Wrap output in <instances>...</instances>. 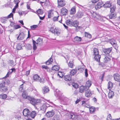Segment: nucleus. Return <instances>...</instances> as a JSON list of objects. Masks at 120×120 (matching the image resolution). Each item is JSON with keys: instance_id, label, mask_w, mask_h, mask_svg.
I'll list each match as a JSON object with an SVG mask.
<instances>
[{"instance_id": "f257e3e1", "label": "nucleus", "mask_w": 120, "mask_h": 120, "mask_svg": "<svg viewBox=\"0 0 120 120\" xmlns=\"http://www.w3.org/2000/svg\"><path fill=\"white\" fill-rule=\"evenodd\" d=\"M8 90L7 87L5 86V82L4 80L0 82V90L3 92H5Z\"/></svg>"}, {"instance_id": "f03ea898", "label": "nucleus", "mask_w": 120, "mask_h": 120, "mask_svg": "<svg viewBox=\"0 0 120 120\" xmlns=\"http://www.w3.org/2000/svg\"><path fill=\"white\" fill-rule=\"evenodd\" d=\"M111 44L113 47L116 50L118 49V46L117 44L116 41L113 39L112 38L109 40Z\"/></svg>"}, {"instance_id": "7ed1b4c3", "label": "nucleus", "mask_w": 120, "mask_h": 120, "mask_svg": "<svg viewBox=\"0 0 120 120\" xmlns=\"http://www.w3.org/2000/svg\"><path fill=\"white\" fill-rule=\"evenodd\" d=\"M59 100H60L61 103L64 105H66L68 102L70 101L69 99L63 95Z\"/></svg>"}, {"instance_id": "20e7f679", "label": "nucleus", "mask_w": 120, "mask_h": 120, "mask_svg": "<svg viewBox=\"0 0 120 120\" xmlns=\"http://www.w3.org/2000/svg\"><path fill=\"white\" fill-rule=\"evenodd\" d=\"M30 111L27 109H25L23 111V114L25 116L28 117H30Z\"/></svg>"}, {"instance_id": "39448f33", "label": "nucleus", "mask_w": 120, "mask_h": 120, "mask_svg": "<svg viewBox=\"0 0 120 120\" xmlns=\"http://www.w3.org/2000/svg\"><path fill=\"white\" fill-rule=\"evenodd\" d=\"M58 7L59 8L63 7L65 5V3L64 0H57Z\"/></svg>"}, {"instance_id": "423d86ee", "label": "nucleus", "mask_w": 120, "mask_h": 120, "mask_svg": "<svg viewBox=\"0 0 120 120\" xmlns=\"http://www.w3.org/2000/svg\"><path fill=\"white\" fill-rule=\"evenodd\" d=\"M112 49V47L107 49H105L104 50L103 52L106 55H109V54L110 52Z\"/></svg>"}, {"instance_id": "0eeeda50", "label": "nucleus", "mask_w": 120, "mask_h": 120, "mask_svg": "<svg viewBox=\"0 0 120 120\" xmlns=\"http://www.w3.org/2000/svg\"><path fill=\"white\" fill-rule=\"evenodd\" d=\"M54 114V112L52 110L47 112L46 114V115L47 117L49 118L52 116Z\"/></svg>"}, {"instance_id": "6e6552de", "label": "nucleus", "mask_w": 120, "mask_h": 120, "mask_svg": "<svg viewBox=\"0 0 120 120\" xmlns=\"http://www.w3.org/2000/svg\"><path fill=\"white\" fill-rule=\"evenodd\" d=\"M11 71H10L8 72L6 75L3 78H2L3 79H4L5 78H6L7 77H8L11 74L12 72H14L15 73L16 71L15 69V68H12L11 69Z\"/></svg>"}, {"instance_id": "1a4fd4ad", "label": "nucleus", "mask_w": 120, "mask_h": 120, "mask_svg": "<svg viewBox=\"0 0 120 120\" xmlns=\"http://www.w3.org/2000/svg\"><path fill=\"white\" fill-rule=\"evenodd\" d=\"M113 77L114 79L117 82H120V75L117 73L114 74Z\"/></svg>"}, {"instance_id": "9d476101", "label": "nucleus", "mask_w": 120, "mask_h": 120, "mask_svg": "<svg viewBox=\"0 0 120 120\" xmlns=\"http://www.w3.org/2000/svg\"><path fill=\"white\" fill-rule=\"evenodd\" d=\"M110 14L107 16V17H109V19H115L116 17V14L114 12H111Z\"/></svg>"}, {"instance_id": "9b49d317", "label": "nucleus", "mask_w": 120, "mask_h": 120, "mask_svg": "<svg viewBox=\"0 0 120 120\" xmlns=\"http://www.w3.org/2000/svg\"><path fill=\"white\" fill-rule=\"evenodd\" d=\"M111 58L109 55H106L104 59V62L105 63H106L109 61L111 60Z\"/></svg>"}, {"instance_id": "f8f14e48", "label": "nucleus", "mask_w": 120, "mask_h": 120, "mask_svg": "<svg viewBox=\"0 0 120 120\" xmlns=\"http://www.w3.org/2000/svg\"><path fill=\"white\" fill-rule=\"evenodd\" d=\"M50 106L49 105L47 104H44L41 106V109L45 112L47 108Z\"/></svg>"}, {"instance_id": "ddd939ff", "label": "nucleus", "mask_w": 120, "mask_h": 120, "mask_svg": "<svg viewBox=\"0 0 120 120\" xmlns=\"http://www.w3.org/2000/svg\"><path fill=\"white\" fill-rule=\"evenodd\" d=\"M87 89L86 86H82L79 88V92L80 93H82L86 91Z\"/></svg>"}, {"instance_id": "4468645a", "label": "nucleus", "mask_w": 120, "mask_h": 120, "mask_svg": "<svg viewBox=\"0 0 120 120\" xmlns=\"http://www.w3.org/2000/svg\"><path fill=\"white\" fill-rule=\"evenodd\" d=\"M28 99L30 101V102L34 106H35V99L30 97H28Z\"/></svg>"}, {"instance_id": "2eb2a0df", "label": "nucleus", "mask_w": 120, "mask_h": 120, "mask_svg": "<svg viewBox=\"0 0 120 120\" xmlns=\"http://www.w3.org/2000/svg\"><path fill=\"white\" fill-rule=\"evenodd\" d=\"M87 90L85 93V96L86 97L89 98L91 96L92 94L90 90L87 89Z\"/></svg>"}, {"instance_id": "dca6fc26", "label": "nucleus", "mask_w": 120, "mask_h": 120, "mask_svg": "<svg viewBox=\"0 0 120 120\" xmlns=\"http://www.w3.org/2000/svg\"><path fill=\"white\" fill-rule=\"evenodd\" d=\"M103 4L102 2L101 1H99L95 6V8L97 9L98 8H101L102 6H103Z\"/></svg>"}, {"instance_id": "f3484780", "label": "nucleus", "mask_w": 120, "mask_h": 120, "mask_svg": "<svg viewBox=\"0 0 120 120\" xmlns=\"http://www.w3.org/2000/svg\"><path fill=\"white\" fill-rule=\"evenodd\" d=\"M112 3L110 1H107L103 4V6L104 8H109L112 5Z\"/></svg>"}, {"instance_id": "a211bd4d", "label": "nucleus", "mask_w": 120, "mask_h": 120, "mask_svg": "<svg viewBox=\"0 0 120 120\" xmlns=\"http://www.w3.org/2000/svg\"><path fill=\"white\" fill-rule=\"evenodd\" d=\"M25 36V34L23 32L20 33L19 35L17 37V39L18 40H21L23 39Z\"/></svg>"}, {"instance_id": "6ab92c4d", "label": "nucleus", "mask_w": 120, "mask_h": 120, "mask_svg": "<svg viewBox=\"0 0 120 120\" xmlns=\"http://www.w3.org/2000/svg\"><path fill=\"white\" fill-rule=\"evenodd\" d=\"M68 10L64 8L61 9V12L63 15H65L68 13Z\"/></svg>"}, {"instance_id": "aec40b11", "label": "nucleus", "mask_w": 120, "mask_h": 120, "mask_svg": "<svg viewBox=\"0 0 120 120\" xmlns=\"http://www.w3.org/2000/svg\"><path fill=\"white\" fill-rule=\"evenodd\" d=\"M42 90L43 93L44 94L48 92L49 91V90L48 86H45L42 88Z\"/></svg>"}, {"instance_id": "412c9836", "label": "nucleus", "mask_w": 120, "mask_h": 120, "mask_svg": "<svg viewBox=\"0 0 120 120\" xmlns=\"http://www.w3.org/2000/svg\"><path fill=\"white\" fill-rule=\"evenodd\" d=\"M62 95V94L61 92L60 91H58L56 92V94L55 95L57 98L59 99L63 96Z\"/></svg>"}, {"instance_id": "4be33fe9", "label": "nucleus", "mask_w": 120, "mask_h": 120, "mask_svg": "<svg viewBox=\"0 0 120 120\" xmlns=\"http://www.w3.org/2000/svg\"><path fill=\"white\" fill-rule=\"evenodd\" d=\"M64 78L65 81H70L71 80V76L69 75H65L64 76Z\"/></svg>"}, {"instance_id": "5701e85b", "label": "nucleus", "mask_w": 120, "mask_h": 120, "mask_svg": "<svg viewBox=\"0 0 120 120\" xmlns=\"http://www.w3.org/2000/svg\"><path fill=\"white\" fill-rule=\"evenodd\" d=\"M95 56L94 58L95 60L99 62H100V59L101 57L100 55L99 54H98L94 55Z\"/></svg>"}, {"instance_id": "b1692460", "label": "nucleus", "mask_w": 120, "mask_h": 120, "mask_svg": "<svg viewBox=\"0 0 120 120\" xmlns=\"http://www.w3.org/2000/svg\"><path fill=\"white\" fill-rule=\"evenodd\" d=\"M53 10L52 9L49 11L48 13V18H50L53 16Z\"/></svg>"}, {"instance_id": "393cba45", "label": "nucleus", "mask_w": 120, "mask_h": 120, "mask_svg": "<svg viewBox=\"0 0 120 120\" xmlns=\"http://www.w3.org/2000/svg\"><path fill=\"white\" fill-rule=\"evenodd\" d=\"M75 12L76 8L74 6L71 8L70 12V14L71 15H73L75 14Z\"/></svg>"}, {"instance_id": "a878e982", "label": "nucleus", "mask_w": 120, "mask_h": 120, "mask_svg": "<svg viewBox=\"0 0 120 120\" xmlns=\"http://www.w3.org/2000/svg\"><path fill=\"white\" fill-rule=\"evenodd\" d=\"M22 96L23 98L25 99H28V97H29L28 96V94L26 90H24L23 91L22 94Z\"/></svg>"}, {"instance_id": "bb28decb", "label": "nucleus", "mask_w": 120, "mask_h": 120, "mask_svg": "<svg viewBox=\"0 0 120 120\" xmlns=\"http://www.w3.org/2000/svg\"><path fill=\"white\" fill-rule=\"evenodd\" d=\"M89 108V111L91 113H94L95 111V107L93 106H90Z\"/></svg>"}, {"instance_id": "cd10ccee", "label": "nucleus", "mask_w": 120, "mask_h": 120, "mask_svg": "<svg viewBox=\"0 0 120 120\" xmlns=\"http://www.w3.org/2000/svg\"><path fill=\"white\" fill-rule=\"evenodd\" d=\"M83 15V13L81 12H77L76 15V17L77 18H79L82 17Z\"/></svg>"}, {"instance_id": "c85d7f7f", "label": "nucleus", "mask_w": 120, "mask_h": 120, "mask_svg": "<svg viewBox=\"0 0 120 120\" xmlns=\"http://www.w3.org/2000/svg\"><path fill=\"white\" fill-rule=\"evenodd\" d=\"M40 77L37 75H34L33 76V79L34 81L38 82L39 80Z\"/></svg>"}, {"instance_id": "c756f323", "label": "nucleus", "mask_w": 120, "mask_h": 120, "mask_svg": "<svg viewBox=\"0 0 120 120\" xmlns=\"http://www.w3.org/2000/svg\"><path fill=\"white\" fill-rule=\"evenodd\" d=\"M43 40L41 38H39L38 39L36 40V44L41 45L42 44Z\"/></svg>"}, {"instance_id": "7c9ffc66", "label": "nucleus", "mask_w": 120, "mask_h": 120, "mask_svg": "<svg viewBox=\"0 0 120 120\" xmlns=\"http://www.w3.org/2000/svg\"><path fill=\"white\" fill-rule=\"evenodd\" d=\"M60 68L58 66L54 65L52 68V71H58L59 69Z\"/></svg>"}, {"instance_id": "2f4dec72", "label": "nucleus", "mask_w": 120, "mask_h": 120, "mask_svg": "<svg viewBox=\"0 0 120 120\" xmlns=\"http://www.w3.org/2000/svg\"><path fill=\"white\" fill-rule=\"evenodd\" d=\"M73 22L72 20L69 19L66 21V23L67 25L71 26L72 25Z\"/></svg>"}, {"instance_id": "473e14b6", "label": "nucleus", "mask_w": 120, "mask_h": 120, "mask_svg": "<svg viewBox=\"0 0 120 120\" xmlns=\"http://www.w3.org/2000/svg\"><path fill=\"white\" fill-rule=\"evenodd\" d=\"M110 7V11L111 12H114L116 8V6L115 5H111Z\"/></svg>"}, {"instance_id": "72a5a7b5", "label": "nucleus", "mask_w": 120, "mask_h": 120, "mask_svg": "<svg viewBox=\"0 0 120 120\" xmlns=\"http://www.w3.org/2000/svg\"><path fill=\"white\" fill-rule=\"evenodd\" d=\"M36 113L35 111H34L31 112H30V116L32 118H34L36 116Z\"/></svg>"}, {"instance_id": "f704fd0d", "label": "nucleus", "mask_w": 120, "mask_h": 120, "mask_svg": "<svg viewBox=\"0 0 120 120\" xmlns=\"http://www.w3.org/2000/svg\"><path fill=\"white\" fill-rule=\"evenodd\" d=\"M82 105L83 106L89 108L90 105L88 104H86L85 101H83L82 102Z\"/></svg>"}, {"instance_id": "c9c22d12", "label": "nucleus", "mask_w": 120, "mask_h": 120, "mask_svg": "<svg viewBox=\"0 0 120 120\" xmlns=\"http://www.w3.org/2000/svg\"><path fill=\"white\" fill-rule=\"evenodd\" d=\"M7 19L6 17H2L0 18V20L2 23H5L7 22Z\"/></svg>"}, {"instance_id": "e433bc0d", "label": "nucleus", "mask_w": 120, "mask_h": 120, "mask_svg": "<svg viewBox=\"0 0 120 120\" xmlns=\"http://www.w3.org/2000/svg\"><path fill=\"white\" fill-rule=\"evenodd\" d=\"M41 100L40 99H35V106L37 105H39L41 103Z\"/></svg>"}, {"instance_id": "4c0bfd02", "label": "nucleus", "mask_w": 120, "mask_h": 120, "mask_svg": "<svg viewBox=\"0 0 120 120\" xmlns=\"http://www.w3.org/2000/svg\"><path fill=\"white\" fill-rule=\"evenodd\" d=\"M68 66L71 68H72L75 66V65L74 64V63L73 61H70L68 64Z\"/></svg>"}, {"instance_id": "58836bf2", "label": "nucleus", "mask_w": 120, "mask_h": 120, "mask_svg": "<svg viewBox=\"0 0 120 120\" xmlns=\"http://www.w3.org/2000/svg\"><path fill=\"white\" fill-rule=\"evenodd\" d=\"M114 95V92L112 91H110L108 93V96L109 98H112Z\"/></svg>"}, {"instance_id": "ea45409f", "label": "nucleus", "mask_w": 120, "mask_h": 120, "mask_svg": "<svg viewBox=\"0 0 120 120\" xmlns=\"http://www.w3.org/2000/svg\"><path fill=\"white\" fill-rule=\"evenodd\" d=\"M92 84L91 81L90 80H88L86 82L85 86H86V87H88L89 88L91 85Z\"/></svg>"}, {"instance_id": "a19ab883", "label": "nucleus", "mask_w": 120, "mask_h": 120, "mask_svg": "<svg viewBox=\"0 0 120 120\" xmlns=\"http://www.w3.org/2000/svg\"><path fill=\"white\" fill-rule=\"evenodd\" d=\"M75 114L74 113H70L69 115V117L71 119H73L75 117Z\"/></svg>"}, {"instance_id": "79ce46f5", "label": "nucleus", "mask_w": 120, "mask_h": 120, "mask_svg": "<svg viewBox=\"0 0 120 120\" xmlns=\"http://www.w3.org/2000/svg\"><path fill=\"white\" fill-rule=\"evenodd\" d=\"M53 61V60L51 57L46 62V64L48 65H49L51 64Z\"/></svg>"}, {"instance_id": "37998d69", "label": "nucleus", "mask_w": 120, "mask_h": 120, "mask_svg": "<svg viewBox=\"0 0 120 120\" xmlns=\"http://www.w3.org/2000/svg\"><path fill=\"white\" fill-rule=\"evenodd\" d=\"M77 71L76 69H72L70 72V75L71 76H73L76 73Z\"/></svg>"}, {"instance_id": "c03bdc74", "label": "nucleus", "mask_w": 120, "mask_h": 120, "mask_svg": "<svg viewBox=\"0 0 120 120\" xmlns=\"http://www.w3.org/2000/svg\"><path fill=\"white\" fill-rule=\"evenodd\" d=\"M108 88L109 90L111 89V88L113 86V83L111 82H109L108 83Z\"/></svg>"}, {"instance_id": "a18cd8bd", "label": "nucleus", "mask_w": 120, "mask_h": 120, "mask_svg": "<svg viewBox=\"0 0 120 120\" xmlns=\"http://www.w3.org/2000/svg\"><path fill=\"white\" fill-rule=\"evenodd\" d=\"M85 68V66L84 65H82L81 67H79L78 69V70L80 72H81L83 71Z\"/></svg>"}, {"instance_id": "49530a36", "label": "nucleus", "mask_w": 120, "mask_h": 120, "mask_svg": "<svg viewBox=\"0 0 120 120\" xmlns=\"http://www.w3.org/2000/svg\"><path fill=\"white\" fill-rule=\"evenodd\" d=\"M74 39L76 41H80L82 40V38L81 37L76 36L74 38Z\"/></svg>"}, {"instance_id": "de8ad7c7", "label": "nucleus", "mask_w": 120, "mask_h": 120, "mask_svg": "<svg viewBox=\"0 0 120 120\" xmlns=\"http://www.w3.org/2000/svg\"><path fill=\"white\" fill-rule=\"evenodd\" d=\"M36 12L37 13L40 15L42 14L43 13V10L41 9H38L37 11Z\"/></svg>"}, {"instance_id": "09e8293b", "label": "nucleus", "mask_w": 120, "mask_h": 120, "mask_svg": "<svg viewBox=\"0 0 120 120\" xmlns=\"http://www.w3.org/2000/svg\"><path fill=\"white\" fill-rule=\"evenodd\" d=\"M60 120V118L59 116L58 115H56L54 116L52 120Z\"/></svg>"}, {"instance_id": "8fccbe9b", "label": "nucleus", "mask_w": 120, "mask_h": 120, "mask_svg": "<svg viewBox=\"0 0 120 120\" xmlns=\"http://www.w3.org/2000/svg\"><path fill=\"white\" fill-rule=\"evenodd\" d=\"M32 41L33 44V49L34 50H35L37 48V47L36 45V42L34 40H33Z\"/></svg>"}, {"instance_id": "3c124183", "label": "nucleus", "mask_w": 120, "mask_h": 120, "mask_svg": "<svg viewBox=\"0 0 120 120\" xmlns=\"http://www.w3.org/2000/svg\"><path fill=\"white\" fill-rule=\"evenodd\" d=\"M78 23L77 21H73L72 26L76 27L78 26Z\"/></svg>"}, {"instance_id": "603ef678", "label": "nucleus", "mask_w": 120, "mask_h": 120, "mask_svg": "<svg viewBox=\"0 0 120 120\" xmlns=\"http://www.w3.org/2000/svg\"><path fill=\"white\" fill-rule=\"evenodd\" d=\"M85 36L88 38H91V35L86 32H85Z\"/></svg>"}, {"instance_id": "864d4df0", "label": "nucleus", "mask_w": 120, "mask_h": 120, "mask_svg": "<svg viewBox=\"0 0 120 120\" xmlns=\"http://www.w3.org/2000/svg\"><path fill=\"white\" fill-rule=\"evenodd\" d=\"M60 33L59 30L58 29L56 28L54 29V33H55L57 35H58L60 34Z\"/></svg>"}, {"instance_id": "5fc2aeb1", "label": "nucleus", "mask_w": 120, "mask_h": 120, "mask_svg": "<svg viewBox=\"0 0 120 120\" xmlns=\"http://www.w3.org/2000/svg\"><path fill=\"white\" fill-rule=\"evenodd\" d=\"M94 54L96 55L99 54L98 51V49L96 48H94L93 50Z\"/></svg>"}, {"instance_id": "6e6d98bb", "label": "nucleus", "mask_w": 120, "mask_h": 120, "mask_svg": "<svg viewBox=\"0 0 120 120\" xmlns=\"http://www.w3.org/2000/svg\"><path fill=\"white\" fill-rule=\"evenodd\" d=\"M72 85L75 88L77 89L78 88V85L76 83L73 82L72 83Z\"/></svg>"}, {"instance_id": "4d7b16f0", "label": "nucleus", "mask_w": 120, "mask_h": 120, "mask_svg": "<svg viewBox=\"0 0 120 120\" xmlns=\"http://www.w3.org/2000/svg\"><path fill=\"white\" fill-rule=\"evenodd\" d=\"M64 73L61 72H59L57 75L59 76L60 78H62L63 76Z\"/></svg>"}, {"instance_id": "13d9d810", "label": "nucleus", "mask_w": 120, "mask_h": 120, "mask_svg": "<svg viewBox=\"0 0 120 120\" xmlns=\"http://www.w3.org/2000/svg\"><path fill=\"white\" fill-rule=\"evenodd\" d=\"M16 49L19 50L21 49H22L21 44L20 43L17 44L16 46Z\"/></svg>"}, {"instance_id": "bf43d9fd", "label": "nucleus", "mask_w": 120, "mask_h": 120, "mask_svg": "<svg viewBox=\"0 0 120 120\" xmlns=\"http://www.w3.org/2000/svg\"><path fill=\"white\" fill-rule=\"evenodd\" d=\"M23 84H22L20 86L19 88V90L20 92H22L23 91Z\"/></svg>"}, {"instance_id": "052dcab7", "label": "nucleus", "mask_w": 120, "mask_h": 120, "mask_svg": "<svg viewBox=\"0 0 120 120\" xmlns=\"http://www.w3.org/2000/svg\"><path fill=\"white\" fill-rule=\"evenodd\" d=\"M39 80L38 82H40L41 83H43L45 82L44 79L43 78H41L40 77Z\"/></svg>"}, {"instance_id": "680f3d73", "label": "nucleus", "mask_w": 120, "mask_h": 120, "mask_svg": "<svg viewBox=\"0 0 120 120\" xmlns=\"http://www.w3.org/2000/svg\"><path fill=\"white\" fill-rule=\"evenodd\" d=\"M38 27V26L37 25H34L30 26V28L32 30H34L37 28Z\"/></svg>"}, {"instance_id": "e2e57ef3", "label": "nucleus", "mask_w": 120, "mask_h": 120, "mask_svg": "<svg viewBox=\"0 0 120 120\" xmlns=\"http://www.w3.org/2000/svg\"><path fill=\"white\" fill-rule=\"evenodd\" d=\"M26 48L28 49H30L32 48V46L30 44H27L26 45Z\"/></svg>"}, {"instance_id": "0e129e2a", "label": "nucleus", "mask_w": 120, "mask_h": 120, "mask_svg": "<svg viewBox=\"0 0 120 120\" xmlns=\"http://www.w3.org/2000/svg\"><path fill=\"white\" fill-rule=\"evenodd\" d=\"M7 95L6 94H2L1 98L3 99H5L7 97Z\"/></svg>"}, {"instance_id": "69168bd1", "label": "nucleus", "mask_w": 120, "mask_h": 120, "mask_svg": "<svg viewBox=\"0 0 120 120\" xmlns=\"http://www.w3.org/2000/svg\"><path fill=\"white\" fill-rule=\"evenodd\" d=\"M13 16V14L12 13H11L7 16H6V18L7 19H9L12 17Z\"/></svg>"}, {"instance_id": "338daca9", "label": "nucleus", "mask_w": 120, "mask_h": 120, "mask_svg": "<svg viewBox=\"0 0 120 120\" xmlns=\"http://www.w3.org/2000/svg\"><path fill=\"white\" fill-rule=\"evenodd\" d=\"M5 82V84L6 83L7 84H10V81L8 79H5V80L4 81Z\"/></svg>"}, {"instance_id": "774afa93", "label": "nucleus", "mask_w": 120, "mask_h": 120, "mask_svg": "<svg viewBox=\"0 0 120 120\" xmlns=\"http://www.w3.org/2000/svg\"><path fill=\"white\" fill-rule=\"evenodd\" d=\"M107 120H112V117L110 114L108 116Z\"/></svg>"}]
</instances>
